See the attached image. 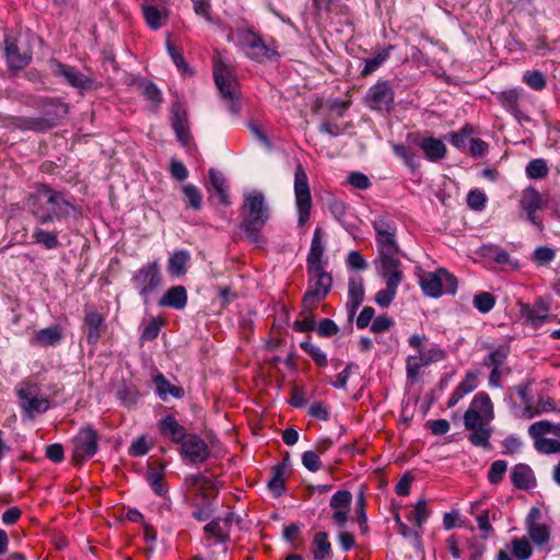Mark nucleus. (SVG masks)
I'll return each instance as SVG.
<instances>
[{"label": "nucleus", "instance_id": "nucleus-1", "mask_svg": "<svg viewBox=\"0 0 560 560\" xmlns=\"http://www.w3.org/2000/svg\"><path fill=\"white\" fill-rule=\"evenodd\" d=\"M25 203L39 225L66 222L81 214L80 207L75 205L73 197L45 183L37 185L26 198Z\"/></svg>", "mask_w": 560, "mask_h": 560}, {"label": "nucleus", "instance_id": "nucleus-2", "mask_svg": "<svg viewBox=\"0 0 560 560\" xmlns=\"http://www.w3.org/2000/svg\"><path fill=\"white\" fill-rule=\"evenodd\" d=\"M242 217L240 228L248 241L253 244L262 243V237L259 233L268 221L269 213L265 196L261 191L253 190L244 194Z\"/></svg>", "mask_w": 560, "mask_h": 560}, {"label": "nucleus", "instance_id": "nucleus-3", "mask_svg": "<svg viewBox=\"0 0 560 560\" xmlns=\"http://www.w3.org/2000/svg\"><path fill=\"white\" fill-rule=\"evenodd\" d=\"M33 106L40 110L38 117H19L15 127L22 131L44 132L55 126L68 112L67 104L57 98L38 97L33 100Z\"/></svg>", "mask_w": 560, "mask_h": 560}, {"label": "nucleus", "instance_id": "nucleus-4", "mask_svg": "<svg viewBox=\"0 0 560 560\" xmlns=\"http://www.w3.org/2000/svg\"><path fill=\"white\" fill-rule=\"evenodd\" d=\"M228 40L240 46L248 58L259 62L278 56L277 51L269 48L261 37L249 28H240L236 33H229Z\"/></svg>", "mask_w": 560, "mask_h": 560}, {"label": "nucleus", "instance_id": "nucleus-5", "mask_svg": "<svg viewBox=\"0 0 560 560\" xmlns=\"http://www.w3.org/2000/svg\"><path fill=\"white\" fill-rule=\"evenodd\" d=\"M36 40V37L28 33L5 37L4 54L11 70H21L30 63L32 46Z\"/></svg>", "mask_w": 560, "mask_h": 560}, {"label": "nucleus", "instance_id": "nucleus-6", "mask_svg": "<svg viewBox=\"0 0 560 560\" xmlns=\"http://www.w3.org/2000/svg\"><path fill=\"white\" fill-rule=\"evenodd\" d=\"M131 281L143 303L148 304L150 295H152L162 283V272L159 260L142 265L132 275Z\"/></svg>", "mask_w": 560, "mask_h": 560}, {"label": "nucleus", "instance_id": "nucleus-7", "mask_svg": "<svg viewBox=\"0 0 560 560\" xmlns=\"http://www.w3.org/2000/svg\"><path fill=\"white\" fill-rule=\"evenodd\" d=\"M489 349V353L483 358L482 365L490 369L489 386L493 388L502 387V377L511 374L512 370L506 365L508 358L510 354L509 345H500L492 347L489 343L483 346Z\"/></svg>", "mask_w": 560, "mask_h": 560}, {"label": "nucleus", "instance_id": "nucleus-8", "mask_svg": "<svg viewBox=\"0 0 560 560\" xmlns=\"http://www.w3.org/2000/svg\"><path fill=\"white\" fill-rule=\"evenodd\" d=\"M420 287L427 296L440 298L456 293L457 279L446 269L439 268L434 272L424 273L420 279Z\"/></svg>", "mask_w": 560, "mask_h": 560}, {"label": "nucleus", "instance_id": "nucleus-9", "mask_svg": "<svg viewBox=\"0 0 560 560\" xmlns=\"http://www.w3.org/2000/svg\"><path fill=\"white\" fill-rule=\"evenodd\" d=\"M100 435L91 425L81 428L72 439V456L77 464L92 458L98 451Z\"/></svg>", "mask_w": 560, "mask_h": 560}, {"label": "nucleus", "instance_id": "nucleus-10", "mask_svg": "<svg viewBox=\"0 0 560 560\" xmlns=\"http://www.w3.org/2000/svg\"><path fill=\"white\" fill-rule=\"evenodd\" d=\"M294 194L298 210V225L304 226L310 220L312 208V196L307 176L301 165H298L294 174Z\"/></svg>", "mask_w": 560, "mask_h": 560}, {"label": "nucleus", "instance_id": "nucleus-11", "mask_svg": "<svg viewBox=\"0 0 560 560\" xmlns=\"http://www.w3.org/2000/svg\"><path fill=\"white\" fill-rule=\"evenodd\" d=\"M214 82L220 92L221 100L232 115H237L241 109L240 84L233 72H213Z\"/></svg>", "mask_w": 560, "mask_h": 560}, {"label": "nucleus", "instance_id": "nucleus-12", "mask_svg": "<svg viewBox=\"0 0 560 560\" xmlns=\"http://www.w3.org/2000/svg\"><path fill=\"white\" fill-rule=\"evenodd\" d=\"M372 226L375 231L377 249L399 246L396 238L397 224L389 215H376L372 221Z\"/></svg>", "mask_w": 560, "mask_h": 560}, {"label": "nucleus", "instance_id": "nucleus-13", "mask_svg": "<svg viewBox=\"0 0 560 560\" xmlns=\"http://www.w3.org/2000/svg\"><path fill=\"white\" fill-rule=\"evenodd\" d=\"M395 93L387 81L377 82L371 86L365 100L371 109L389 113L394 106Z\"/></svg>", "mask_w": 560, "mask_h": 560}, {"label": "nucleus", "instance_id": "nucleus-14", "mask_svg": "<svg viewBox=\"0 0 560 560\" xmlns=\"http://www.w3.org/2000/svg\"><path fill=\"white\" fill-rule=\"evenodd\" d=\"M210 454L208 444L197 434H188L180 444V456L190 464H202Z\"/></svg>", "mask_w": 560, "mask_h": 560}, {"label": "nucleus", "instance_id": "nucleus-15", "mask_svg": "<svg viewBox=\"0 0 560 560\" xmlns=\"http://www.w3.org/2000/svg\"><path fill=\"white\" fill-rule=\"evenodd\" d=\"M83 325L85 339L90 346H96L102 335L107 330L105 316L93 306H85Z\"/></svg>", "mask_w": 560, "mask_h": 560}, {"label": "nucleus", "instance_id": "nucleus-16", "mask_svg": "<svg viewBox=\"0 0 560 560\" xmlns=\"http://www.w3.org/2000/svg\"><path fill=\"white\" fill-rule=\"evenodd\" d=\"M352 494L348 490H338L332 494L329 506L334 510L331 520L340 529H345L349 521V510Z\"/></svg>", "mask_w": 560, "mask_h": 560}, {"label": "nucleus", "instance_id": "nucleus-17", "mask_svg": "<svg viewBox=\"0 0 560 560\" xmlns=\"http://www.w3.org/2000/svg\"><path fill=\"white\" fill-rule=\"evenodd\" d=\"M18 397L23 416L27 419H33L35 416L46 412L50 407L47 398L33 395L30 388L18 389Z\"/></svg>", "mask_w": 560, "mask_h": 560}, {"label": "nucleus", "instance_id": "nucleus-18", "mask_svg": "<svg viewBox=\"0 0 560 560\" xmlns=\"http://www.w3.org/2000/svg\"><path fill=\"white\" fill-rule=\"evenodd\" d=\"M365 298V289L363 278L359 275L349 277L348 280V299L346 303V311L348 322H352L359 307Z\"/></svg>", "mask_w": 560, "mask_h": 560}, {"label": "nucleus", "instance_id": "nucleus-19", "mask_svg": "<svg viewBox=\"0 0 560 560\" xmlns=\"http://www.w3.org/2000/svg\"><path fill=\"white\" fill-rule=\"evenodd\" d=\"M427 339L425 335L413 334L409 337L408 343L411 348L418 350V353L428 365L445 360L447 358V352L439 345L434 343L429 349L423 350Z\"/></svg>", "mask_w": 560, "mask_h": 560}, {"label": "nucleus", "instance_id": "nucleus-20", "mask_svg": "<svg viewBox=\"0 0 560 560\" xmlns=\"http://www.w3.org/2000/svg\"><path fill=\"white\" fill-rule=\"evenodd\" d=\"M303 305L304 310L300 318L294 322L293 328L300 332L313 331L315 330V315L313 313L315 306V288H312L311 284L304 295Z\"/></svg>", "mask_w": 560, "mask_h": 560}, {"label": "nucleus", "instance_id": "nucleus-21", "mask_svg": "<svg viewBox=\"0 0 560 560\" xmlns=\"http://www.w3.org/2000/svg\"><path fill=\"white\" fill-rule=\"evenodd\" d=\"M380 273L386 280L390 278L393 273H399L400 282L402 281V271L400 269L401 262L397 254L399 253V246L393 248H380Z\"/></svg>", "mask_w": 560, "mask_h": 560}, {"label": "nucleus", "instance_id": "nucleus-22", "mask_svg": "<svg viewBox=\"0 0 560 560\" xmlns=\"http://www.w3.org/2000/svg\"><path fill=\"white\" fill-rule=\"evenodd\" d=\"M171 125L178 142L183 147H188L191 140V135L186 112L182 110L178 104H174L171 109Z\"/></svg>", "mask_w": 560, "mask_h": 560}, {"label": "nucleus", "instance_id": "nucleus-23", "mask_svg": "<svg viewBox=\"0 0 560 560\" xmlns=\"http://www.w3.org/2000/svg\"><path fill=\"white\" fill-rule=\"evenodd\" d=\"M158 428L161 435L175 444H182L188 435L185 427H183L172 415H166L161 418L158 422Z\"/></svg>", "mask_w": 560, "mask_h": 560}, {"label": "nucleus", "instance_id": "nucleus-24", "mask_svg": "<svg viewBox=\"0 0 560 560\" xmlns=\"http://www.w3.org/2000/svg\"><path fill=\"white\" fill-rule=\"evenodd\" d=\"M207 189L210 192L211 198H218L219 203L223 206H229L231 203L229 197V185L226 184V178L222 172L210 168Z\"/></svg>", "mask_w": 560, "mask_h": 560}, {"label": "nucleus", "instance_id": "nucleus-25", "mask_svg": "<svg viewBox=\"0 0 560 560\" xmlns=\"http://www.w3.org/2000/svg\"><path fill=\"white\" fill-rule=\"evenodd\" d=\"M523 89L513 88L499 92H492L499 104L510 113L515 119L521 120L523 114L518 105Z\"/></svg>", "mask_w": 560, "mask_h": 560}, {"label": "nucleus", "instance_id": "nucleus-26", "mask_svg": "<svg viewBox=\"0 0 560 560\" xmlns=\"http://www.w3.org/2000/svg\"><path fill=\"white\" fill-rule=\"evenodd\" d=\"M413 142L423 151L425 159L430 162H439L446 154V145L440 139L416 137Z\"/></svg>", "mask_w": 560, "mask_h": 560}, {"label": "nucleus", "instance_id": "nucleus-27", "mask_svg": "<svg viewBox=\"0 0 560 560\" xmlns=\"http://www.w3.org/2000/svg\"><path fill=\"white\" fill-rule=\"evenodd\" d=\"M320 230L317 229V301L324 299L332 287V277L323 267L324 247L319 237Z\"/></svg>", "mask_w": 560, "mask_h": 560}, {"label": "nucleus", "instance_id": "nucleus-28", "mask_svg": "<svg viewBox=\"0 0 560 560\" xmlns=\"http://www.w3.org/2000/svg\"><path fill=\"white\" fill-rule=\"evenodd\" d=\"M478 386V372L469 370L465 373L464 380L455 387L448 401L447 408H453L466 395L472 393Z\"/></svg>", "mask_w": 560, "mask_h": 560}, {"label": "nucleus", "instance_id": "nucleus-29", "mask_svg": "<svg viewBox=\"0 0 560 560\" xmlns=\"http://www.w3.org/2000/svg\"><path fill=\"white\" fill-rule=\"evenodd\" d=\"M511 481L518 490H529L536 486L533 469L527 464H516L511 471Z\"/></svg>", "mask_w": 560, "mask_h": 560}, {"label": "nucleus", "instance_id": "nucleus-30", "mask_svg": "<svg viewBox=\"0 0 560 560\" xmlns=\"http://www.w3.org/2000/svg\"><path fill=\"white\" fill-rule=\"evenodd\" d=\"M187 291L183 285H174L170 288L159 300L162 307H172L183 310L187 304Z\"/></svg>", "mask_w": 560, "mask_h": 560}, {"label": "nucleus", "instance_id": "nucleus-31", "mask_svg": "<svg viewBox=\"0 0 560 560\" xmlns=\"http://www.w3.org/2000/svg\"><path fill=\"white\" fill-rule=\"evenodd\" d=\"M37 224L32 232L33 243L42 246L46 250H54L60 246L58 232L52 230L48 231Z\"/></svg>", "mask_w": 560, "mask_h": 560}, {"label": "nucleus", "instance_id": "nucleus-32", "mask_svg": "<svg viewBox=\"0 0 560 560\" xmlns=\"http://www.w3.org/2000/svg\"><path fill=\"white\" fill-rule=\"evenodd\" d=\"M400 284L399 273L390 275V278L386 280V288L380 290L375 294V302L381 307H388L394 301L397 294V288Z\"/></svg>", "mask_w": 560, "mask_h": 560}, {"label": "nucleus", "instance_id": "nucleus-33", "mask_svg": "<svg viewBox=\"0 0 560 560\" xmlns=\"http://www.w3.org/2000/svg\"><path fill=\"white\" fill-rule=\"evenodd\" d=\"M155 384L156 395L163 400L166 401L168 395L175 398L184 397V389L180 386L172 385L163 374H158L153 378Z\"/></svg>", "mask_w": 560, "mask_h": 560}, {"label": "nucleus", "instance_id": "nucleus-34", "mask_svg": "<svg viewBox=\"0 0 560 560\" xmlns=\"http://www.w3.org/2000/svg\"><path fill=\"white\" fill-rule=\"evenodd\" d=\"M521 315L525 318L527 324L535 329L541 327L551 317L545 311L542 312L539 307L530 306L528 304L521 305Z\"/></svg>", "mask_w": 560, "mask_h": 560}, {"label": "nucleus", "instance_id": "nucleus-35", "mask_svg": "<svg viewBox=\"0 0 560 560\" xmlns=\"http://www.w3.org/2000/svg\"><path fill=\"white\" fill-rule=\"evenodd\" d=\"M62 338L61 329L59 326L54 325L36 332L34 339L31 341L32 345L40 346H56Z\"/></svg>", "mask_w": 560, "mask_h": 560}, {"label": "nucleus", "instance_id": "nucleus-36", "mask_svg": "<svg viewBox=\"0 0 560 560\" xmlns=\"http://www.w3.org/2000/svg\"><path fill=\"white\" fill-rule=\"evenodd\" d=\"M284 471H285V463H279L271 469V478L268 481V489L276 497H281L284 491Z\"/></svg>", "mask_w": 560, "mask_h": 560}, {"label": "nucleus", "instance_id": "nucleus-37", "mask_svg": "<svg viewBox=\"0 0 560 560\" xmlns=\"http://www.w3.org/2000/svg\"><path fill=\"white\" fill-rule=\"evenodd\" d=\"M220 521L221 518L217 517L203 526V532L208 535L206 542L207 547H211L213 545L209 541L210 537L215 538L214 544H225L230 540V533L221 527Z\"/></svg>", "mask_w": 560, "mask_h": 560}, {"label": "nucleus", "instance_id": "nucleus-38", "mask_svg": "<svg viewBox=\"0 0 560 560\" xmlns=\"http://www.w3.org/2000/svg\"><path fill=\"white\" fill-rule=\"evenodd\" d=\"M189 258L190 256L187 250H176L168 258V273L173 277H179L184 275L186 272V264L188 262Z\"/></svg>", "mask_w": 560, "mask_h": 560}, {"label": "nucleus", "instance_id": "nucleus-39", "mask_svg": "<svg viewBox=\"0 0 560 560\" xmlns=\"http://www.w3.org/2000/svg\"><path fill=\"white\" fill-rule=\"evenodd\" d=\"M145 480L156 495L165 497L168 492V488L163 481L162 470H158L150 466L145 475Z\"/></svg>", "mask_w": 560, "mask_h": 560}, {"label": "nucleus", "instance_id": "nucleus-40", "mask_svg": "<svg viewBox=\"0 0 560 560\" xmlns=\"http://www.w3.org/2000/svg\"><path fill=\"white\" fill-rule=\"evenodd\" d=\"M469 408L478 410L481 415L483 413L488 417L487 421H490L493 418V406L490 396L486 392L477 393L472 398Z\"/></svg>", "mask_w": 560, "mask_h": 560}, {"label": "nucleus", "instance_id": "nucleus-41", "mask_svg": "<svg viewBox=\"0 0 560 560\" xmlns=\"http://www.w3.org/2000/svg\"><path fill=\"white\" fill-rule=\"evenodd\" d=\"M481 255L488 259L493 260L498 265H512L509 253L498 245H483L481 247Z\"/></svg>", "mask_w": 560, "mask_h": 560}, {"label": "nucleus", "instance_id": "nucleus-42", "mask_svg": "<svg viewBox=\"0 0 560 560\" xmlns=\"http://www.w3.org/2000/svg\"><path fill=\"white\" fill-rule=\"evenodd\" d=\"M394 154L401 159L405 165L410 168L412 173L417 172L420 167L418 156L410 151V149L402 143L393 144Z\"/></svg>", "mask_w": 560, "mask_h": 560}, {"label": "nucleus", "instance_id": "nucleus-43", "mask_svg": "<svg viewBox=\"0 0 560 560\" xmlns=\"http://www.w3.org/2000/svg\"><path fill=\"white\" fill-rule=\"evenodd\" d=\"M422 357L418 353L417 355H409L406 359V376L410 384H415L419 380V373L422 366H427Z\"/></svg>", "mask_w": 560, "mask_h": 560}, {"label": "nucleus", "instance_id": "nucleus-44", "mask_svg": "<svg viewBox=\"0 0 560 560\" xmlns=\"http://www.w3.org/2000/svg\"><path fill=\"white\" fill-rule=\"evenodd\" d=\"M525 173L529 179H542L547 177L549 167L544 159H534L526 165Z\"/></svg>", "mask_w": 560, "mask_h": 560}, {"label": "nucleus", "instance_id": "nucleus-45", "mask_svg": "<svg viewBox=\"0 0 560 560\" xmlns=\"http://www.w3.org/2000/svg\"><path fill=\"white\" fill-rule=\"evenodd\" d=\"M492 435V429L486 425L479 427L477 429L471 430V433L468 435L469 442L474 446L490 448V438Z\"/></svg>", "mask_w": 560, "mask_h": 560}, {"label": "nucleus", "instance_id": "nucleus-46", "mask_svg": "<svg viewBox=\"0 0 560 560\" xmlns=\"http://www.w3.org/2000/svg\"><path fill=\"white\" fill-rule=\"evenodd\" d=\"M523 210L537 211L541 208V196L534 187H528L520 201Z\"/></svg>", "mask_w": 560, "mask_h": 560}, {"label": "nucleus", "instance_id": "nucleus-47", "mask_svg": "<svg viewBox=\"0 0 560 560\" xmlns=\"http://www.w3.org/2000/svg\"><path fill=\"white\" fill-rule=\"evenodd\" d=\"M355 368L358 369V365L353 362L348 363L342 371H340L337 375L330 376V375H323V380L334 386L335 388H346L347 382L350 376V371Z\"/></svg>", "mask_w": 560, "mask_h": 560}, {"label": "nucleus", "instance_id": "nucleus-48", "mask_svg": "<svg viewBox=\"0 0 560 560\" xmlns=\"http://www.w3.org/2000/svg\"><path fill=\"white\" fill-rule=\"evenodd\" d=\"M527 533L534 544L541 546L549 541L550 530L545 524H530L526 527Z\"/></svg>", "mask_w": 560, "mask_h": 560}, {"label": "nucleus", "instance_id": "nucleus-49", "mask_svg": "<svg viewBox=\"0 0 560 560\" xmlns=\"http://www.w3.org/2000/svg\"><path fill=\"white\" fill-rule=\"evenodd\" d=\"M142 12L147 23L154 30L162 26V20L166 16L164 11L159 10L152 4H143Z\"/></svg>", "mask_w": 560, "mask_h": 560}, {"label": "nucleus", "instance_id": "nucleus-50", "mask_svg": "<svg viewBox=\"0 0 560 560\" xmlns=\"http://www.w3.org/2000/svg\"><path fill=\"white\" fill-rule=\"evenodd\" d=\"M65 80L72 86L80 90H90L93 88V81L83 74V72H59Z\"/></svg>", "mask_w": 560, "mask_h": 560}, {"label": "nucleus", "instance_id": "nucleus-51", "mask_svg": "<svg viewBox=\"0 0 560 560\" xmlns=\"http://www.w3.org/2000/svg\"><path fill=\"white\" fill-rule=\"evenodd\" d=\"M474 307L481 314L489 313L495 304V298L490 292H479L474 296Z\"/></svg>", "mask_w": 560, "mask_h": 560}, {"label": "nucleus", "instance_id": "nucleus-52", "mask_svg": "<svg viewBox=\"0 0 560 560\" xmlns=\"http://www.w3.org/2000/svg\"><path fill=\"white\" fill-rule=\"evenodd\" d=\"M182 190L186 198L187 206L194 210H200L202 207V196L198 187L192 184H187Z\"/></svg>", "mask_w": 560, "mask_h": 560}, {"label": "nucleus", "instance_id": "nucleus-53", "mask_svg": "<svg viewBox=\"0 0 560 560\" xmlns=\"http://www.w3.org/2000/svg\"><path fill=\"white\" fill-rule=\"evenodd\" d=\"M508 469V462L503 459L494 460L488 470V480L491 485L500 483Z\"/></svg>", "mask_w": 560, "mask_h": 560}, {"label": "nucleus", "instance_id": "nucleus-54", "mask_svg": "<svg viewBox=\"0 0 560 560\" xmlns=\"http://www.w3.org/2000/svg\"><path fill=\"white\" fill-rule=\"evenodd\" d=\"M513 555L518 560H527L533 555V548L525 537L514 538L512 540Z\"/></svg>", "mask_w": 560, "mask_h": 560}, {"label": "nucleus", "instance_id": "nucleus-55", "mask_svg": "<svg viewBox=\"0 0 560 560\" xmlns=\"http://www.w3.org/2000/svg\"><path fill=\"white\" fill-rule=\"evenodd\" d=\"M556 257V250L549 246H538L532 255L533 262L539 266L550 264Z\"/></svg>", "mask_w": 560, "mask_h": 560}, {"label": "nucleus", "instance_id": "nucleus-56", "mask_svg": "<svg viewBox=\"0 0 560 560\" xmlns=\"http://www.w3.org/2000/svg\"><path fill=\"white\" fill-rule=\"evenodd\" d=\"M139 397L138 390L131 386L124 385L117 390V398L126 407L137 405Z\"/></svg>", "mask_w": 560, "mask_h": 560}, {"label": "nucleus", "instance_id": "nucleus-57", "mask_svg": "<svg viewBox=\"0 0 560 560\" xmlns=\"http://www.w3.org/2000/svg\"><path fill=\"white\" fill-rule=\"evenodd\" d=\"M533 383L534 382L532 380H527L526 382L514 387L522 402L525 405V410L528 412V418L534 417V413L532 412V397L529 395Z\"/></svg>", "mask_w": 560, "mask_h": 560}, {"label": "nucleus", "instance_id": "nucleus-58", "mask_svg": "<svg viewBox=\"0 0 560 560\" xmlns=\"http://www.w3.org/2000/svg\"><path fill=\"white\" fill-rule=\"evenodd\" d=\"M534 446L538 453L541 454H556L560 453V441L556 439H536Z\"/></svg>", "mask_w": 560, "mask_h": 560}, {"label": "nucleus", "instance_id": "nucleus-59", "mask_svg": "<svg viewBox=\"0 0 560 560\" xmlns=\"http://www.w3.org/2000/svg\"><path fill=\"white\" fill-rule=\"evenodd\" d=\"M142 93L148 101L154 104L162 102V93L155 83L150 80L141 81Z\"/></svg>", "mask_w": 560, "mask_h": 560}, {"label": "nucleus", "instance_id": "nucleus-60", "mask_svg": "<svg viewBox=\"0 0 560 560\" xmlns=\"http://www.w3.org/2000/svg\"><path fill=\"white\" fill-rule=\"evenodd\" d=\"M464 425L465 429L471 431L479 427L485 425V420L481 413L478 410H474L468 408L464 413Z\"/></svg>", "mask_w": 560, "mask_h": 560}, {"label": "nucleus", "instance_id": "nucleus-61", "mask_svg": "<svg viewBox=\"0 0 560 560\" xmlns=\"http://www.w3.org/2000/svg\"><path fill=\"white\" fill-rule=\"evenodd\" d=\"M552 422L549 420H540L534 422L529 429V435L536 441V439H542L545 434L551 433Z\"/></svg>", "mask_w": 560, "mask_h": 560}, {"label": "nucleus", "instance_id": "nucleus-62", "mask_svg": "<svg viewBox=\"0 0 560 560\" xmlns=\"http://www.w3.org/2000/svg\"><path fill=\"white\" fill-rule=\"evenodd\" d=\"M487 197L485 192L479 189L470 190L467 195V205L470 209L480 211L485 208Z\"/></svg>", "mask_w": 560, "mask_h": 560}, {"label": "nucleus", "instance_id": "nucleus-63", "mask_svg": "<svg viewBox=\"0 0 560 560\" xmlns=\"http://www.w3.org/2000/svg\"><path fill=\"white\" fill-rule=\"evenodd\" d=\"M338 331V325L330 318H324L317 323V335L320 337L329 338L337 335Z\"/></svg>", "mask_w": 560, "mask_h": 560}, {"label": "nucleus", "instance_id": "nucleus-64", "mask_svg": "<svg viewBox=\"0 0 560 560\" xmlns=\"http://www.w3.org/2000/svg\"><path fill=\"white\" fill-rule=\"evenodd\" d=\"M523 82L535 91H541L546 86V78L542 72H525Z\"/></svg>", "mask_w": 560, "mask_h": 560}]
</instances>
